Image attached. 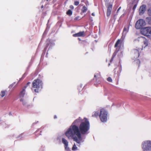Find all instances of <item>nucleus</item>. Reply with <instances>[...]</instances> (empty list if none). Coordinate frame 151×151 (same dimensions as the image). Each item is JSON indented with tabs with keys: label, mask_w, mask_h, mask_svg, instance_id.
<instances>
[{
	"label": "nucleus",
	"mask_w": 151,
	"mask_h": 151,
	"mask_svg": "<svg viewBox=\"0 0 151 151\" xmlns=\"http://www.w3.org/2000/svg\"><path fill=\"white\" fill-rule=\"evenodd\" d=\"M145 24L146 23L145 20L142 19H140L135 24V27L137 29H142Z\"/></svg>",
	"instance_id": "nucleus-6"
},
{
	"label": "nucleus",
	"mask_w": 151,
	"mask_h": 151,
	"mask_svg": "<svg viewBox=\"0 0 151 151\" xmlns=\"http://www.w3.org/2000/svg\"><path fill=\"white\" fill-rule=\"evenodd\" d=\"M79 87H80L81 88V90L83 89V88H82V85H80L78 87V89L79 88Z\"/></svg>",
	"instance_id": "nucleus-32"
},
{
	"label": "nucleus",
	"mask_w": 151,
	"mask_h": 151,
	"mask_svg": "<svg viewBox=\"0 0 151 151\" xmlns=\"http://www.w3.org/2000/svg\"><path fill=\"white\" fill-rule=\"evenodd\" d=\"M146 9V6L145 5H143L141 6L139 9L140 14H143L145 12Z\"/></svg>",
	"instance_id": "nucleus-12"
},
{
	"label": "nucleus",
	"mask_w": 151,
	"mask_h": 151,
	"mask_svg": "<svg viewBox=\"0 0 151 151\" xmlns=\"http://www.w3.org/2000/svg\"><path fill=\"white\" fill-rule=\"evenodd\" d=\"M47 42L46 46V47H47L49 45H50V47L51 46H52V45H54V43H53V42L51 40L48 39L47 40Z\"/></svg>",
	"instance_id": "nucleus-13"
},
{
	"label": "nucleus",
	"mask_w": 151,
	"mask_h": 151,
	"mask_svg": "<svg viewBox=\"0 0 151 151\" xmlns=\"http://www.w3.org/2000/svg\"><path fill=\"white\" fill-rule=\"evenodd\" d=\"M91 15L93 16H94L95 14L94 13H92Z\"/></svg>",
	"instance_id": "nucleus-36"
},
{
	"label": "nucleus",
	"mask_w": 151,
	"mask_h": 151,
	"mask_svg": "<svg viewBox=\"0 0 151 151\" xmlns=\"http://www.w3.org/2000/svg\"><path fill=\"white\" fill-rule=\"evenodd\" d=\"M137 3H136V4H135L133 6L132 9L133 10V11H134L136 9V8L137 7Z\"/></svg>",
	"instance_id": "nucleus-26"
},
{
	"label": "nucleus",
	"mask_w": 151,
	"mask_h": 151,
	"mask_svg": "<svg viewBox=\"0 0 151 151\" xmlns=\"http://www.w3.org/2000/svg\"><path fill=\"white\" fill-rule=\"evenodd\" d=\"M80 17L79 16H77L74 18V20L75 21L80 19Z\"/></svg>",
	"instance_id": "nucleus-27"
},
{
	"label": "nucleus",
	"mask_w": 151,
	"mask_h": 151,
	"mask_svg": "<svg viewBox=\"0 0 151 151\" xmlns=\"http://www.w3.org/2000/svg\"><path fill=\"white\" fill-rule=\"evenodd\" d=\"M116 56V54H115L114 53L112 55V56L111 57V58L110 60V62L111 63L112 62L113 60V59L114 58V57L115 56Z\"/></svg>",
	"instance_id": "nucleus-24"
},
{
	"label": "nucleus",
	"mask_w": 151,
	"mask_h": 151,
	"mask_svg": "<svg viewBox=\"0 0 151 151\" xmlns=\"http://www.w3.org/2000/svg\"><path fill=\"white\" fill-rule=\"evenodd\" d=\"M6 93V91H1V93L0 95L2 97H4Z\"/></svg>",
	"instance_id": "nucleus-19"
},
{
	"label": "nucleus",
	"mask_w": 151,
	"mask_h": 151,
	"mask_svg": "<svg viewBox=\"0 0 151 151\" xmlns=\"http://www.w3.org/2000/svg\"><path fill=\"white\" fill-rule=\"evenodd\" d=\"M121 40L119 39H118L116 42L115 45H114V47L115 48L116 47L119 45V44L120 43V42Z\"/></svg>",
	"instance_id": "nucleus-20"
},
{
	"label": "nucleus",
	"mask_w": 151,
	"mask_h": 151,
	"mask_svg": "<svg viewBox=\"0 0 151 151\" xmlns=\"http://www.w3.org/2000/svg\"><path fill=\"white\" fill-rule=\"evenodd\" d=\"M121 7H120L117 10V12H118L120 10V9H121Z\"/></svg>",
	"instance_id": "nucleus-34"
},
{
	"label": "nucleus",
	"mask_w": 151,
	"mask_h": 151,
	"mask_svg": "<svg viewBox=\"0 0 151 151\" xmlns=\"http://www.w3.org/2000/svg\"><path fill=\"white\" fill-rule=\"evenodd\" d=\"M43 7V5H42V6H41V8H42Z\"/></svg>",
	"instance_id": "nucleus-37"
},
{
	"label": "nucleus",
	"mask_w": 151,
	"mask_h": 151,
	"mask_svg": "<svg viewBox=\"0 0 151 151\" xmlns=\"http://www.w3.org/2000/svg\"><path fill=\"white\" fill-rule=\"evenodd\" d=\"M42 83L39 79H35L32 82V90L35 93H38L40 88L42 87Z\"/></svg>",
	"instance_id": "nucleus-3"
},
{
	"label": "nucleus",
	"mask_w": 151,
	"mask_h": 151,
	"mask_svg": "<svg viewBox=\"0 0 151 151\" xmlns=\"http://www.w3.org/2000/svg\"><path fill=\"white\" fill-rule=\"evenodd\" d=\"M143 38L144 39L143 43L145 45L144 47L145 48L148 45V40L146 39L145 37H143Z\"/></svg>",
	"instance_id": "nucleus-16"
},
{
	"label": "nucleus",
	"mask_w": 151,
	"mask_h": 151,
	"mask_svg": "<svg viewBox=\"0 0 151 151\" xmlns=\"http://www.w3.org/2000/svg\"><path fill=\"white\" fill-rule=\"evenodd\" d=\"M54 119H56L57 118V116L56 115H55L54 117Z\"/></svg>",
	"instance_id": "nucleus-35"
},
{
	"label": "nucleus",
	"mask_w": 151,
	"mask_h": 151,
	"mask_svg": "<svg viewBox=\"0 0 151 151\" xmlns=\"http://www.w3.org/2000/svg\"><path fill=\"white\" fill-rule=\"evenodd\" d=\"M15 83H12V84L11 85H10L9 86V87H12Z\"/></svg>",
	"instance_id": "nucleus-31"
},
{
	"label": "nucleus",
	"mask_w": 151,
	"mask_h": 151,
	"mask_svg": "<svg viewBox=\"0 0 151 151\" xmlns=\"http://www.w3.org/2000/svg\"><path fill=\"white\" fill-rule=\"evenodd\" d=\"M127 30V29L126 28L124 27L123 29L124 31H126Z\"/></svg>",
	"instance_id": "nucleus-33"
},
{
	"label": "nucleus",
	"mask_w": 151,
	"mask_h": 151,
	"mask_svg": "<svg viewBox=\"0 0 151 151\" xmlns=\"http://www.w3.org/2000/svg\"><path fill=\"white\" fill-rule=\"evenodd\" d=\"M107 81L110 82H112V80L111 78L110 77H109L107 78Z\"/></svg>",
	"instance_id": "nucleus-25"
},
{
	"label": "nucleus",
	"mask_w": 151,
	"mask_h": 151,
	"mask_svg": "<svg viewBox=\"0 0 151 151\" xmlns=\"http://www.w3.org/2000/svg\"><path fill=\"white\" fill-rule=\"evenodd\" d=\"M70 8L72 9H74V7L73 5H71L70 6Z\"/></svg>",
	"instance_id": "nucleus-30"
},
{
	"label": "nucleus",
	"mask_w": 151,
	"mask_h": 151,
	"mask_svg": "<svg viewBox=\"0 0 151 151\" xmlns=\"http://www.w3.org/2000/svg\"><path fill=\"white\" fill-rule=\"evenodd\" d=\"M20 101L22 102L23 105H25L26 104V102L24 100L23 98L21 99L20 100Z\"/></svg>",
	"instance_id": "nucleus-22"
},
{
	"label": "nucleus",
	"mask_w": 151,
	"mask_h": 151,
	"mask_svg": "<svg viewBox=\"0 0 151 151\" xmlns=\"http://www.w3.org/2000/svg\"><path fill=\"white\" fill-rule=\"evenodd\" d=\"M78 148L76 146V145L75 144H74L72 147V150H78Z\"/></svg>",
	"instance_id": "nucleus-23"
},
{
	"label": "nucleus",
	"mask_w": 151,
	"mask_h": 151,
	"mask_svg": "<svg viewBox=\"0 0 151 151\" xmlns=\"http://www.w3.org/2000/svg\"><path fill=\"white\" fill-rule=\"evenodd\" d=\"M99 115V112L98 111H94L93 112L92 115V116L93 117H97Z\"/></svg>",
	"instance_id": "nucleus-17"
},
{
	"label": "nucleus",
	"mask_w": 151,
	"mask_h": 151,
	"mask_svg": "<svg viewBox=\"0 0 151 151\" xmlns=\"http://www.w3.org/2000/svg\"><path fill=\"white\" fill-rule=\"evenodd\" d=\"M112 6L111 4H109L107 7L106 12V15L107 17H109L111 14Z\"/></svg>",
	"instance_id": "nucleus-11"
},
{
	"label": "nucleus",
	"mask_w": 151,
	"mask_h": 151,
	"mask_svg": "<svg viewBox=\"0 0 151 151\" xmlns=\"http://www.w3.org/2000/svg\"><path fill=\"white\" fill-rule=\"evenodd\" d=\"M62 141L63 143L65 145V149H66L68 145V141L64 138L62 139Z\"/></svg>",
	"instance_id": "nucleus-14"
},
{
	"label": "nucleus",
	"mask_w": 151,
	"mask_h": 151,
	"mask_svg": "<svg viewBox=\"0 0 151 151\" xmlns=\"http://www.w3.org/2000/svg\"><path fill=\"white\" fill-rule=\"evenodd\" d=\"M82 121V119L80 117H79L78 119L75 120L72 123L71 125L65 133L66 136L68 139H71L72 137H73L74 136L72 126L74 125L77 126V125H78L79 123H81Z\"/></svg>",
	"instance_id": "nucleus-2"
},
{
	"label": "nucleus",
	"mask_w": 151,
	"mask_h": 151,
	"mask_svg": "<svg viewBox=\"0 0 151 151\" xmlns=\"http://www.w3.org/2000/svg\"><path fill=\"white\" fill-rule=\"evenodd\" d=\"M142 148L144 151H147L151 149V141H146L142 143Z\"/></svg>",
	"instance_id": "nucleus-5"
},
{
	"label": "nucleus",
	"mask_w": 151,
	"mask_h": 151,
	"mask_svg": "<svg viewBox=\"0 0 151 151\" xmlns=\"http://www.w3.org/2000/svg\"><path fill=\"white\" fill-rule=\"evenodd\" d=\"M30 83V82H28L26 85L24 86L22 88V90L20 91L19 94V97L20 98H23L25 93V89L26 88L27 86Z\"/></svg>",
	"instance_id": "nucleus-9"
},
{
	"label": "nucleus",
	"mask_w": 151,
	"mask_h": 151,
	"mask_svg": "<svg viewBox=\"0 0 151 151\" xmlns=\"http://www.w3.org/2000/svg\"><path fill=\"white\" fill-rule=\"evenodd\" d=\"M73 36L74 37H84L85 32L84 31L80 32L77 33L73 34Z\"/></svg>",
	"instance_id": "nucleus-10"
},
{
	"label": "nucleus",
	"mask_w": 151,
	"mask_h": 151,
	"mask_svg": "<svg viewBox=\"0 0 151 151\" xmlns=\"http://www.w3.org/2000/svg\"><path fill=\"white\" fill-rule=\"evenodd\" d=\"M87 10V8L85 6H83L82 9V12L83 13L85 12Z\"/></svg>",
	"instance_id": "nucleus-18"
},
{
	"label": "nucleus",
	"mask_w": 151,
	"mask_h": 151,
	"mask_svg": "<svg viewBox=\"0 0 151 151\" xmlns=\"http://www.w3.org/2000/svg\"><path fill=\"white\" fill-rule=\"evenodd\" d=\"M66 14L70 16L72 14V12L70 9H69L67 11Z\"/></svg>",
	"instance_id": "nucleus-21"
},
{
	"label": "nucleus",
	"mask_w": 151,
	"mask_h": 151,
	"mask_svg": "<svg viewBox=\"0 0 151 151\" xmlns=\"http://www.w3.org/2000/svg\"><path fill=\"white\" fill-rule=\"evenodd\" d=\"M79 2L78 1H75L74 3V5L76 6H78L79 4Z\"/></svg>",
	"instance_id": "nucleus-28"
},
{
	"label": "nucleus",
	"mask_w": 151,
	"mask_h": 151,
	"mask_svg": "<svg viewBox=\"0 0 151 151\" xmlns=\"http://www.w3.org/2000/svg\"><path fill=\"white\" fill-rule=\"evenodd\" d=\"M148 13L149 15L151 16V9H149L148 10Z\"/></svg>",
	"instance_id": "nucleus-29"
},
{
	"label": "nucleus",
	"mask_w": 151,
	"mask_h": 151,
	"mask_svg": "<svg viewBox=\"0 0 151 151\" xmlns=\"http://www.w3.org/2000/svg\"><path fill=\"white\" fill-rule=\"evenodd\" d=\"M108 112L104 109H101L99 116L101 121L102 122H106L107 120Z\"/></svg>",
	"instance_id": "nucleus-4"
},
{
	"label": "nucleus",
	"mask_w": 151,
	"mask_h": 151,
	"mask_svg": "<svg viewBox=\"0 0 151 151\" xmlns=\"http://www.w3.org/2000/svg\"><path fill=\"white\" fill-rule=\"evenodd\" d=\"M90 127L88 121L87 119L84 118L80 123L79 127L77 126H72L74 136L71 139H73V140L77 143L80 144L82 140L81 134H87Z\"/></svg>",
	"instance_id": "nucleus-1"
},
{
	"label": "nucleus",
	"mask_w": 151,
	"mask_h": 151,
	"mask_svg": "<svg viewBox=\"0 0 151 151\" xmlns=\"http://www.w3.org/2000/svg\"><path fill=\"white\" fill-rule=\"evenodd\" d=\"M141 32L143 35L147 36L149 34L151 35V27H146L142 29Z\"/></svg>",
	"instance_id": "nucleus-7"
},
{
	"label": "nucleus",
	"mask_w": 151,
	"mask_h": 151,
	"mask_svg": "<svg viewBox=\"0 0 151 151\" xmlns=\"http://www.w3.org/2000/svg\"><path fill=\"white\" fill-rule=\"evenodd\" d=\"M94 78H96V83L97 84L100 83L103 80L100 73H96L94 75Z\"/></svg>",
	"instance_id": "nucleus-8"
},
{
	"label": "nucleus",
	"mask_w": 151,
	"mask_h": 151,
	"mask_svg": "<svg viewBox=\"0 0 151 151\" xmlns=\"http://www.w3.org/2000/svg\"><path fill=\"white\" fill-rule=\"evenodd\" d=\"M134 53L135 54V57L137 58L139 55V53L138 50L135 49L133 50Z\"/></svg>",
	"instance_id": "nucleus-15"
}]
</instances>
